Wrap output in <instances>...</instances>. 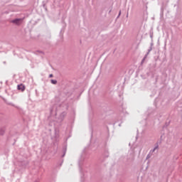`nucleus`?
<instances>
[{
	"label": "nucleus",
	"mask_w": 182,
	"mask_h": 182,
	"mask_svg": "<svg viewBox=\"0 0 182 182\" xmlns=\"http://www.w3.org/2000/svg\"><path fill=\"white\" fill-rule=\"evenodd\" d=\"M22 18H16L12 21L13 23H16V25H21L22 23Z\"/></svg>",
	"instance_id": "f257e3e1"
},
{
	"label": "nucleus",
	"mask_w": 182,
	"mask_h": 182,
	"mask_svg": "<svg viewBox=\"0 0 182 182\" xmlns=\"http://www.w3.org/2000/svg\"><path fill=\"white\" fill-rule=\"evenodd\" d=\"M18 90L23 92L25 90V85H23V84L18 85Z\"/></svg>",
	"instance_id": "f03ea898"
},
{
	"label": "nucleus",
	"mask_w": 182,
	"mask_h": 182,
	"mask_svg": "<svg viewBox=\"0 0 182 182\" xmlns=\"http://www.w3.org/2000/svg\"><path fill=\"white\" fill-rule=\"evenodd\" d=\"M50 77H53V75L50 74Z\"/></svg>",
	"instance_id": "20e7f679"
},
{
	"label": "nucleus",
	"mask_w": 182,
	"mask_h": 182,
	"mask_svg": "<svg viewBox=\"0 0 182 182\" xmlns=\"http://www.w3.org/2000/svg\"><path fill=\"white\" fill-rule=\"evenodd\" d=\"M51 83H53V85H56V83H58V81L55 80H51Z\"/></svg>",
	"instance_id": "7ed1b4c3"
}]
</instances>
